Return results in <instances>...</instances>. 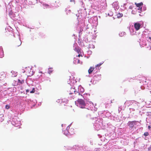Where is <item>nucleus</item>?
<instances>
[{
    "label": "nucleus",
    "mask_w": 151,
    "mask_h": 151,
    "mask_svg": "<svg viewBox=\"0 0 151 151\" xmlns=\"http://www.w3.org/2000/svg\"><path fill=\"white\" fill-rule=\"evenodd\" d=\"M142 80L140 82V83H142L145 86H141V88L142 89H144V88L147 87V82L146 81V79L145 77H142Z\"/></svg>",
    "instance_id": "nucleus-9"
},
{
    "label": "nucleus",
    "mask_w": 151,
    "mask_h": 151,
    "mask_svg": "<svg viewBox=\"0 0 151 151\" xmlns=\"http://www.w3.org/2000/svg\"><path fill=\"white\" fill-rule=\"evenodd\" d=\"M150 93H151V91H150Z\"/></svg>",
    "instance_id": "nucleus-59"
},
{
    "label": "nucleus",
    "mask_w": 151,
    "mask_h": 151,
    "mask_svg": "<svg viewBox=\"0 0 151 151\" xmlns=\"http://www.w3.org/2000/svg\"><path fill=\"white\" fill-rule=\"evenodd\" d=\"M148 88L149 90H151V83L147 85Z\"/></svg>",
    "instance_id": "nucleus-32"
},
{
    "label": "nucleus",
    "mask_w": 151,
    "mask_h": 151,
    "mask_svg": "<svg viewBox=\"0 0 151 151\" xmlns=\"http://www.w3.org/2000/svg\"><path fill=\"white\" fill-rule=\"evenodd\" d=\"M68 99L65 98L58 99L56 101V102L60 104H63L64 105L68 103Z\"/></svg>",
    "instance_id": "nucleus-12"
},
{
    "label": "nucleus",
    "mask_w": 151,
    "mask_h": 151,
    "mask_svg": "<svg viewBox=\"0 0 151 151\" xmlns=\"http://www.w3.org/2000/svg\"><path fill=\"white\" fill-rule=\"evenodd\" d=\"M103 114L106 117H109L111 116V113L108 111H104V112Z\"/></svg>",
    "instance_id": "nucleus-21"
},
{
    "label": "nucleus",
    "mask_w": 151,
    "mask_h": 151,
    "mask_svg": "<svg viewBox=\"0 0 151 151\" xmlns=\"http://www.w3.org/2000/svg\"><path fill=\"white\" fill-rule=\"evenodd\" d=\"M148 40H150V43L149 45H148L147 47H150V49L151 48V34H150L147 37Z\"/></svg>",
    "instance_id": "nucleus-23"
},
{
    "label": "nucleus",
    "mask_w": 151,
    "mask_h": 151,
    "mask_svg": "<svg viewBox=\"0 0 151 151\" xmlns=\"http://www.w3.org/2000/svg\"><path fill=\"white\" fill-rule=\"evenodd\" d=\"M70 129L71 130H73V128H71Z\"/></svg>",
    "instance_id": "nucleus-55"
},
{
    "label": "nucleus",
    "mask_w": 151,
    "mask_h": 151,
    "mask_svg": "<svg viewBox=\"0 0 151 151\" xmlns=\"http://www.w3.org/2000/svg\"><path fill=\"white\" fill-rule=\"evenodd\" d=\"M5 108L6 109H8L10 108V106L8 105H6L5 106Z\"/></svg>",
    "instance_id": "nucleus-39"
},
{
    "label": "nucleus",
    "mask_w": 151,
    "mask_h": 151,
    "mask_svg": "<svg viewBox=\"0 0 151 151\" xmlns=\"http://www.w3.org/2000/svg\"><path fill=\"white\" fill-rule=\"evenodd\" d=\"M101 75H96L94 76L93 77L94 81H98L101 79Z\"/></svg>",
    "instance_id": "nucleus-15"
},
{
    "label": "nucleus",
    "mask_w": 151,
    "mask_h": 151,
    "mask_svg": "<svg viewBox=\"0 0 151 151\" xmlns=\"http://www.w3.org/2000/svg\"><path fill=\"white\" fill-rule=\"evenodd\" d=\"M4 56V54L3 48L1 47H0V58H2Z\"/></svg>",
    "instance_id": "nucleus-22"
},
{
    "label": "nucleus",
    "mask_w": 151,
    "mask_h": 151,
    "mask_svg": "<svg viewBox=\"0 0 151 151\" xmlns=\"http://www.w3.org/2000/svg\"><path fill=\"white\" fill-rule=\"evenodd\" d=\"M31 90V89L29 88L27 89L26 90V93H27L28 92H29V91Z\"/></svg>",
    "instance_id": "nucleus-43"
},
{
    "label": "nucleus",
    "mask_w": 151,
    "mask_h": 151,
    "mask_svg": "<svg viewBox=\"0 0 151 151\" xmlns=\"http://www.w3.org/2000/svg\"><path fill=\"white\" fill-rule=\"evenodd\" d=\"M113 7L114 8V9L116 11L118 10L119 8V6L118 5L117 2H115L112 4Z\"/></svg>",
    "instance_id": "nucleus-17"
},
{
    "label": "nucleus",
    "mask_w": 151,
    "mask_h": 151,
    "mask_svg": "<svg viewBox=\"0 0 151 151\" xmlns=\"http://www.w3.org/2000/svg\"><path fill=\"white\" fill-rule=\"evenodd\" d=\"M84 91V89L81 87V86H78V91L76 92V96H82V94Z\"/></svg>",
    "instance_id": "nucleus-8"
},
{
    "label": "nucleus",
    "mask_w": 151,
    "mask_h": 151,
    "mask_svg": "<svg viewBox=\"0 0 151 151\" xmlns=\"http://www.w3.org/2000/svg\"><path fill=\"white\" fill-rule=\"evenodd\" d=\"M98 136H99V137H100V136H101V135H100V134H98Z\"/></svg>",
    "instance_id": "nucleus-51"
},
{
    "label": "nucleus",
    "mask_w": 151,
    "mask_h": 151,
    "mask_svg": "<svg viewBox=\"0 0 151 151\" xmlns=\"http://www.w3.org/2000/svg\"><path fill=\"white\" fill-rule=\"evenodd\" d=\"M52 69V68H48V73L49 74H50L52 72V71L51 70Z\"/></svg>",
    "instance_id": "nucleus-37"
},
{
    "label": "nucleus",
    "mask_w": 151,
    "mask_h": 151,
    "mask_svg": "<svg viewBox=\"0 0 151 151\" xmlns=\"http://www.w3.org/2000/svg\"><path fill=\"white\" fill-rule=\"evenodd\" d=\"M73 63L74 64H76L80 63L79 60L75 58H74Z\"/></svg>",
    "instance_id": "nucleus-24"
},
{
    "label": "nucleus",
    "mask_w": 151,
    "mask_h": 151,
    "mask_svg": "<svg viewBox=\"0 0 151 151\" xmlns=\"http://www.w3.org/2000/svg\"><path fill=\"white\" fill-rule=\"evenodd\" d=\"M15 119L16 118H15L13 119L12 121L14 122V124H15L16 126H19L21 125V122L20 121H17L16 119Z\"/></svg>",
    "instance_id": "nucleus-16"
},
{
    "label": "nucleus",
    "mask_w": 151,
    "mask_h": 151,
    "mask_svg": "<svg viewBox=\"0 0 151 151\" xmlns=\"http://www.w3.org/2000/svg\"><path fill=\"white\" fill-rule=\"evenodd\" d=\"M87 107L86 108L88 109L92 110L93 104V103L91 101H88L86 103Z\"/></svg>",
    "instance_id": "nucleus-14"
},
{
    "label": "nucleus",
    "mask_w": 151,
    "mask_h": 151,
    "mask_svg": "<svg viewBox=\"0 0 151 151\" xmlns=\"http://www.w3.org/2000/svg\"><path fill=\"white\" fill-rule=\"evenodd\" d=\"M11 73H12V77H15L16 76L17 74V72H16L13 70L11 72Z\"/></svg>",
    "instance_id": "nucleus-25"
},
{
    "label": "nucleus",
    "mask_w": 151,
    "mask_h": 151,
    "mask_svg": "<svg viewBox=\"0 0 151 151\" xmlns=\"http://www.w3.org/2000/svg\"><path fill=\"white\" fill-rule=\"evenodd\" d=\"M35 103H36V100H35V101L34 102Z\"/></svg>",
    "instance_id": "nucleus-56"
},
{
    "label": "nucleus",
    "mask_w": 151,
    "mask_h": 151,
    "mask_svg": "<svg viewBox=\"0 0 151 151\" xmlns=\"http://www.w3.org/2000/svg\"><path fill=\"white\" fill-rule=\"evenodd\" d=\"M71 125V124H70L67 127V128H66V130H67L68 131V130H69V129H70V126Z\"/></svg>",
    "instance_id": "nucleus-41"
},
{
    "label": "nucleus",
    "mask_w": 151,
    "mask_h": 151,
    "mask_svg": "<svg viewBox=\"0 0 151 151\" xmlns=\"http://www.w3.org/2000/svg\"><path fill=\"white\" fill-rule=\"evenodd\" d=\"M75 78L74 77H70L69 80L68 81V83L70 84V86L75 85L77 81L75 80Z\"/></svg>",
    "instance_id": "nucleus-11"
},
{
    "label": "nucleus",
    "mask_w": 151,
    "mask_h": 151,
    "mask_svg": "<svg viewBox=\"0 0 151 151\" xmlns=\"http://www.w3.org/2000/svg\"><path fill=\"white\" fill-rule=\"evenodd\" d=\"M103 63H101L96 66L95 68L97 69L100 70V66Z\"/></svg>",
    "instance_id": "nucleus-27"
},
{
    "label": "nucleus",
    "mask_w": 151,
    "mask_h": 151,
    "mask_svg": "<svg viewBox=\"0 0 151 151\" xmlns=\"http://www.w3.org/2000/svg\"><path fill=\"white\" fill-rule=\"evenodd\" d=\"M150 128V126H148V128Z\"/></svg>",
    "instance_id": "nucleus-54"
},
{
    "label": "nucleus",
    "mask_w": 151,
    "mask_h": 151,
    "mask_svg": "<svg viewBox=\"0 0 151 151\" xmlns=\"http://www.w3.org/2000/svg\"><path fill=\"white\" fill-rule=\"evenodd\" d=\"M86 10V9L84 8V7H83L82 8L80 9L78 12H79V13H81V16L84 17L87 15V12Z\"/></svg>",
    "instance_id": "nucleus-10"
},
{
    "label": "nucleus",
    "mask_w": 151,
    "mask_h": 151,
    "mask_svg": "<svg viewBox=\"0 0 151 151\" xmlns=\"http://www.w3.org/2000/svg\"><path fill=\"white\" fill-rule=\"evenodd\" d=\"M124 104L131 105V108L129 109L130 111H137L139 107V103L135 101H127L125 102Z\"/></svg>",
    "instance_id": "nucleus-1"
},
{
    "label": "nucleus",
    "mask_w": 151,
    "mask_h": 151,
    "mask_svg": "<svg viewBox=\"0 0 151 151\" xmlns=\"http://www.w3.org/2000/svg\"><path fill=\"white\" fill-rule=\"evenodd\" d=\"M94 1H96L99 3L103 2H104L105 0H94Z\"/></svg>",
    "instance_id": "nucleus-36"
},
{
    "label": "nucleus",
    "mask_w": 151,
    "mask_h": 151,
    "mask_svg": "<svg viewBox=\"0 0 151 151\" xmlns=\"http://www.w3.org/2000/svg\"><path fill=\"white\" fill-rule=\"evenodd\" d=\"M36 1V3H37L38 1H39L40 3L42 4V6L43 8L44 9H47V8H50L51 7V5H49L48 4H47L46 3H44L42 2H40V0H35Z\"/></svg>",
    "instance_id": "nucleus-13"
},
{
    "label": "nucleus",
    "mask_w": 151,
    "mask_h": 151,
    "mask_svg": "<svg viewBox=\"0 0 151 151\" xmlns=\"http://www.w3.org/2000/svg\"><path fill=\"white\" fill-rule=\"evenodd\" d=\"M82 3V4H83V2H81V3Z\"/></svg>",
    "instance_id": "nucleus-60"
},
{
    "label": "nucleus",
    "mask_w": 151,
    "mask_h": 151,
    "mask_svg": "<svg viewBox=\"0 0 151 151\" xmlns=\"http://www.w3.org/2000/svg\"><path fill=\"white\" fill-rule=\"evenodd\" d=\"M124 8L125 9H126V8L125 7H124Z\"/></svg>",
    "instance_id": "nucleus-58"
},
{
    "label": "nucleus",
    "mask_w": 151,
    "mask_h": 151,
    "mask_svg": "<svg viewBox=\"0 0 151 151\" xmlns=\"http://www.w3.org/2000/svg\"><path fill=\"white\" fill-rule=\"evenodd\" d=\"M19 45H18V46H20L21 44V43H22V42H21V40H20V38L19 37Z\"/></svg>",
    "instance_id": "nucleus-44"
},
{
    "label": "nucleus",
    "mask_w": 151,
    "mask_h": 151,
    "mask_svg": "<svg viewBox=\"0 0 151 151\" xmlns=\"http://www.w3.org/2000/svg\"><path fill=\"white\" fill-rule=\"evenodd\" d=\"M73 47L74 50L76 51L79 54L78 55H76V57L78 56L79 57L80 56H82V55L81 54V48L78 46L77 44L76 43H75L73 45Z\"/></svg>",
    "instance_id": "nucleus-7"
},
{
    "label": "nucleus",
    "mask_w": 151,
    "mask_h": 151,
    "mask_svg": "<svg viewBox=\"0 0 151 151\" xmlns=\"http://www.w3.org/2000/svg\"><path fill=\"white\" fill-rule=\"evenodd\" d=\"M6 76V74L4 72L0 73V81H1L4 79Z\"/></svg>",
    "instance_id": "nucleus-19"
},
{
    "label": "nucleus",
    "mask_w": 151,
    "mask_h": 151,
    "mask_svg": "<svg viewBox=\"0 0 151 151\" xmlns=\"http://www.w3.org/2000/svg\"><path fill=\"white\" fill-rule=\"evenodd\" d=\"M75 104L78 107L81 108H85L87 107L86 103L82 99H78L75 101Z\"/></svg>",
    "instance_id": "nucleus-5"
},
{
    "label": "nucleus",
    "mask_w": 151,
    "mask_h": 151,
    "mask_svg": "<svg viewBox=\"0 0 151 151\" xmlns=\"http://www.w3.org/2000/svg\"><path fill=\"white\" fill-rule=\"evenodd\" d=\"M150 34L147 35H145V38L141 39L140 40L139 44L141 47H144L146 46L147 48H150V47H147L148 45H149L150 43V40H148L147 37Z\"/></svg>",
    "instance_id": "nucleus-2"
},
{
    "label": "nucleus",
    "mask_w": 151,
    "mask_h": 151,
    "mask_svg": "<svg viewBox=\"0 0 151 151\" xmlns=\"http://www.w3.org/2000/svg\"><path fill=\"white\" fill-rule=\"evenodd\" d=\"M149 151H151V146L149 148Z\"/></svg>",
    "instance_id": "nucleus-47"
},
{
    "label": "nucleus",
    "mask_w": 151,
    "mask_h": 151,
    "mask_svg": "<svg viewBox=\"0 0 151 151\" xmlns=\"http://www.w3.org/2000/svg\"><path fill=\"white\" fill-rule=\"evenodd\" d=\"M123 14L122 13H119L117 14V17L118 18H120L122 17Z\"/></svg>",
    "instance_id": "nucleus-33"
},
{
    "label": "nucleus",
    "mask_w": 151,
    "mask_h": 151,
    "mask_svg": "<svg viewBox=\"0 0 151 151\" xmlns=\"http://www.w3.org/2000/svg\"><path fill=\"white\" fill-rule=\"evenodd\" d=\"M92 53V52L91 51H89L88 52V53H89V54H91Z\"/></svg>",
    "instance_id": "nucleus-48"
},
{
    "label": "nucleus",
    "mask_w": 151,
    "mask_h": 151,
    "mask_svg": "<svg viewBox=\"0 0 151 151\" xmlns=\"http://www.w3.org/2000/svg\"><path fill=\"white\" fill-rule=\"evenodd\" d=\"M119 35V36L122 37L126 35V33L125 32H120Z\"/></svg>",
    "instance_id": "nucleus-29"
},
{
    "label": "nucleus",
    "mask_w": 151,
    "mask_h": 151,
    "mask_svg": "<svg viewBox=\"0 0 151 151\" xmlns=\"http://www.w3.org/2000/svg\"><path fill=\"white\" fill-rule=\"evenodd\" d=\"M126 3L124 4H123V5H123V7H124V6L126 5Z\"/></svg>",
    "instance_id": "nucleus-49"
},
{
    "label": "nucleus",
    "mask_w": 151,
    "mask_h": 151,
    "mask_svg": "<svg viewBox=\"0 0 151 151\" xmlns=\"http://www.w3.org/2000/svg\"><path fill=\"white\" fill-rule=\"evenodd\" d=\"M138 123V122L136 121L129 122L128 124L129 129L132 131L135 130L136 129L137 123Z\"/></svg>",
    "instance_id": "nucleus-6"
},
{
    "label": "nucleus",
    "mask_w": 151,
    "mask_h": 151,
    "mask_svg": "<svg viewBox=\"0 0 151 151\" xmlns=\"http://www.w3.org/2000/svg\"><path fill=\"white\" fill-rule=\"evenodd\" d=\"M146 9V8L145 7H143V8L142 9V7H141L140 9L138 8L137 9V10H138V12H140V11H145Z\"/></svg>",
    "instance_id": "nucleus-31"
},
{
    "label": "nucleus",
    "mask_w": 151,
    "mask_h": 151,
    "mask_svg": "<svg viewBox=\"0 0 151 151\" xmlns=\"http://www.w3.org/2000/svg\"><path fill=\"white\" fill-rule=\"evenodd\" d=\"M144 35H145V34H143L142 35V36H144Z\"/></svg>",
    "instance_id": "nucleus-57"
},
{
    "label": "nucleus",
    "mask_w": 151,
    "mask_h": 151,
    "mask_svg": "<svg viewBox=\"0 0 151 151\" xmlns=\"http://www.w3.org/2000/svg\"><path fill=\"white\" fill-rule=\"evenodd\" d=\"M102 122V119H97L93 123L94 128L96 130L99 129L103 125Z\"/></svg>",
    "instance_id": "nucleus-4"
},
{
    "label": "nucleus",
    "mask_w": 151,
    "mask_h": 151,
    "mask_svg": "<svg viewBox=\"0 0 151 151\" xmlns=\"http://www.w3.org/2000/svg\"><path fill=\"white\" fill-rule=\"evenodd\" d=\"M94 69L93 67H91L88 70V72L89 74H91Z\"/></svg>",
    "instance_id": "nucleus-26"
},
{
    "label": "nucleus",
    "mask_w": 151,
    "mask_h": 151,
    "mask_svg": "<svg viewBox=\"0 0 151 151\" xmlns=\"http://www.w3.org/2000/svg\"><path fill=\"white\" fill-rule=\"evenodd\" d=\"M62 130L63 134L67 136H68L69 135H70V134H72L73 133H70V132L67 130H65L64 131L63 128L62 129Z\"/></svg>",
    "instance_id": "nucleus-20"
},
{
    "label": "nucleus",
    "mask_w": 151,
    "mask_h": 151,
    "mask_svg": "<svg viewBox=\"0 0 151 151\" xmlns=\"http://www.w3.org/2000/svg\"><path fill=\"white\" fill-rule=\"evenodd\" d=\"M113 15V13L112 12H110L109 13H108V15L110 16H111Z\"/></svg>",
    "instance_id": "nucleus-38"
},
{
    "label": "nucleus",
    "mask_w": 151,
    "mask_h": 151,
    "mask_svg": "<svg viewBox=\"0 0 151 151\" xmlns=\"http://www.w3.org/2000/svg\"><path fill=\"white\" fill-rule=\"evenodd\" d=\"M63 125H64L63 124H62V125H61V126H62V127H63Z\"/></svg>",
    "instance_id": "nucleus-53"
},
{
    "label": "nucleus",
    "mask_w": 151,
    "mask_h": 151,
    "mask_svg": "<svg viewBox=\"0 0 151 151\" xmlns=\"http://www.w3.org/2000/svg\"><path fill=\"white\" fill-rule=\"evenodd\" d=\"M142 27L141 24L139 22H137L134 23V28H131L130 29L131 34L132 35H137L136 31H138Z\"/></svg>",
    "instance_id": "nucleus-3"
},
{
    "label": "nucleus",
    "mask_w": 151,
    "mask_h": 151,
    "mask_svg": "<svg viewBox=\"0 0 151 151\" xmlns=\"http://www.w3.org/2000/svg\"><path fill=\"white\" fill-rule=\"evenodd\" d=\"M129 9H132V6H130L129 7Z\"/></svg>",
    "instance_id": "nucleus-46"
},
{
    "label": "nucleus",
    "mask_w": 151,
    "mask_h": 151,
    "mask_svg": "<svg viewBox=\"0 0 151 151\" xmlns=\"http://www.w3.org/2000/svg\"><path fill=\"white\" fill-rule=\"evenodd\" d=\"M24 82V81L23 80H20L19 79H18V82L19 83L21 84H22Z\"/></svg>",
    "instance_id": "nucleus-34"
},
{
    "label": "nucleus",
    "mask_w": 151,
    "mask_h": 151,
    "mask_svg": "<svg viewBox=\"0 0 151 151\" xmlns=\"http://www.w3.org/2000/svg\"><path fill=\"white\" fill-rule=\"evenodd\" d=\"M96 19H97V18H95Z\"/></svg>",
    "instance_id": "nucleus-61"
},
{
    "label": "nucleus",
    "mask_w": 151,
    "mask_h": 151,
    "mask_svg": "<svg viewBox=\"0 0 151 151\" xmlns=\"http://www.w3.org/2000/svg\"><path fill=\"white\" fill-rule=\"evenodd\" d=\"M149 133L148 132H145L144 134V135L145 136H147L148 135Z\"/></svg>",
    "instance_id": "nucleus-40"
},
{
    "label": "nucleus",
    "mask_w": 151,
    "mask_h": 151,
    "mask_svg": "<svg viewBox=\"0 0 151 151\" xmlns=\"http://www.w3.org/2000/svg\"><path fill=\"white\" fill-rule=\"evenodd\" d=\"M135 4L136 5L137 7H139V8L140 9V7L143 5V3L141 2L138 4L135 3Z\"/></svg>",
    "instance_id": "nucleus-28"
},
{
    "label": "nucleus",
    "mask_w": 151,
    "mask_h": 151,
    "mask_svg": "<svg viewBox=\"0 0 151 151\" xmlns=\"http://www.w3.org/2000/svg\"><path fill=\"white\" fill-rule=\"evenodd\" d=\"M65 12H66L67 14H68L71 12V11L70 10L66 9Z\"/></svg>",
    "instance_id": "nucleus-35"
},
{
    "label": "nucleus",
    "mask_w": 151,
    "mask_h": 151,
    "mask_svg": "<svg viewBox=\"0 0 151 151\" xmlns=\"http://www.w3.org/2000/svg\"><path fill=\"white\" fill-rule=\"evenodd\" d=\"M74 87H74H71L70 88V92L69 93V94L74 95V94L76 95V93L77 92V91H76V89H75V87Z\"/></svg>",
    "instance_id": "nucleus-18"
},
{
    "label": "nucleus",
    "mask_w": 151,
    "mask_h": 151,
    "mask_svg": "<svg viewBox=\"0 0 151 151\" xmlns=\"http://www.w3.org/2000/svg\"><path fill=\"white\" fill-rule=\"evenodd\" d=\"M40 73H42V71H40L39 72Z\"/></svg>",
    "instance_id": "nucleus-52"
},
{
    "label": "nucleus",
    "mask_w": 151,
    "mask_h": 151,
    "mask_svg": "<svg viewBox=\"0 0 151 151\" xmlns=\"http://www.w3.org/2000/svg\"><path fill=\"white\" fill-rule=\"evenodd\" d=\"M76 15L78 17V19L79 18L80 19V17L79 16H78V14H76Z\"/></svg>",
    "instance_id": "nucleus-45"
},
{
    "label": "nucleus",
    "mask_w": 151,
    "mask_h": 151,
    "mask_svg": "<svg viewBox=\"0 0 151 151\" xmlns=\"http://www.w3.org/2000/svg\"><path fill=\"white\" fill-rule=\"evenodd\" d=\"M74 1V0H70V1L71 2H73V1Z\"/></svg>",
    "instance_id": "nucleus-50"
},
{
    "label": "nucleus",
    "mask_w": 151,
    "mask_h": 151,
    "mask_svg": "<svg viewBox=\"0 0 151 151\" xmlns=\"http://www.w3.org/2000/svg\"><path fill=\"white\" fill-rule=\"evenodd\" d=\"M122 109L121 108V106H120V107H119V109H118V111L119 112Z\"/></svg>",
    "instance_id": "nucleus-42"
},
{
    "label": "nucleus",
    "mask_w": 151,
    "mask_h": 151,
    "mask_svg": "<svg viewBox=\"0 0 151 151\" xmlns=\"http://www.w3.org/2000/svg\"><path fill=\"white\" fill-rule=\"evenodd\" d=\"M30 89H31V90L30 91V93H33L35 91V88H33L32 87H30Z\"/></svg>",
    "instance_id": "nucleus-30"
}]
</instances>
